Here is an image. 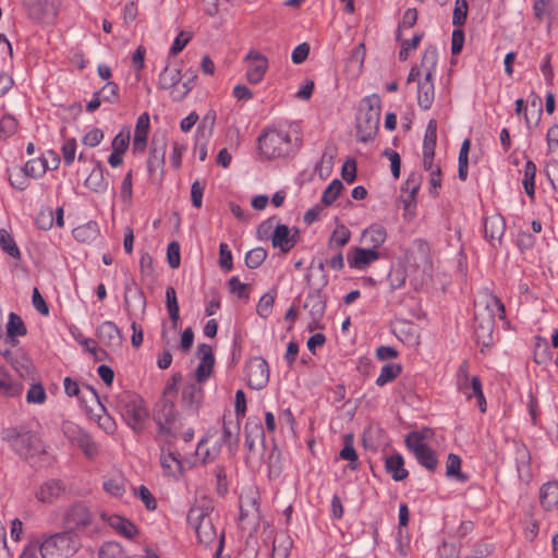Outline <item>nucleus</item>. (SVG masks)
<instances>
[{"mask_svg":"<svg viewBox=\"0 0 558 558\" xmlns=\"http://www.w3.org/2000/svg\"><path fill=\"white\" fill-rule=\"evenodd\" d=\"M1 438L10 449L34 469L43 466L48 457V445L39 428L20 423L2 428Z\"/></svg>","mask_w":558,"mask_h":558,"instance_id":"f257e3e1","label":"nucleus"},{"mask_svg":"<svg viewBox=\"0 0 558 558\" xmlns=\"http://www.w3.org/2000/svg\"><path fill=\"white\" fill-rule=\"evenodd\" d=\"M214 507L209 500H203L202 505H194L187 512V522L195 530L197 539L205 547L217 542L215 558H221L225 547V534L217 533L211 518Z\"/></svg>","mask_w":558,"mask_h":558,"instance_id":"f03ea898","label":"nucleus"},{"mask_svg":"<svg viewBox=\"0 0 558 558\" xmlns=\"http://www.w3.org/2000/svg\"><path fill=\"white\" fill-rule=\"evenodd\" d=\"M111 404L134 433L143 432L148 418V410L142 397L135 392L122 390L113 396Z\"/></svg>","mask_w":558,"mask_h":558,"instance_id":"7ed1b4c3","label":"nucleus"},{"mask_svg":"<svg viewBox=\"0 0 558 558\" xmlns=\"http://www.w3.org/2000/svg\"><path fill=\"white\" fill-rule=\"evenodd\" d=\"M257 141L260 154L267 159L287 158L299 148L288 131L276 128L264 130Z\"/></svg>","mask_w":558,"mask_h":558,"instance_id":"20e7f679","label":"nucleus"},{"mask_svg":"<svg viewBox=\"0 0 558 558\" xmlns=\"http://www.w3.org/2000/svg\"><path fill=\"white\" fill-rule=\"evenodd\" d=\"M379 121L380 97L376 94L364 97L357 116V140L363 143L373 140L378 131Z\"/></svg>","mask_w":558,"mask_h":558,"instance_id":"39448f33","label":"nucleus"},{"mask_svg":"<svg viewBox=\"0 0 558 558\" xmlns=\"http://www.w3.org/2000/svg\"><path fill=\"white\" fill-rule=\"evenodd\" d=\"M433 434L430 428H424L420 432H411L405 437V446L413 452L417 462L430 472H435L438 466L436 452L425 442Z\"/></svg>","mask_w":558,"mask_h":558,"instance_id":"423d86ee","label":"nucleus"},{"mask_svg":"<svg viewBox=\"0 0 558 558\" xmlns=\"http://www.w3.org/2000/svg\"><path fill=\"white\" fill-rule=\"evenodd\" d=\"M154 421L158 426V436L175 438L180 429L178 424L179 413L175 410L174 401L162 397L154 409Z\"/></svg>","mask_w":558,"mask_h":558,"instance_id":"0eeeda50","label":"nucleus"},{"mask_svg":"<svg viewBox=\"0 0 558 558\" xmlns=\"http://www.w3.org/2000/svg\"><path fill=\"white\" fill-rule=\"evenodd\" d=\"M77 550L73 535L66 531L47 537L40 545L43 558H68Z\"/></svg>","mask_w":558,"mask_h":558,"instance_id":"6e6552de","label":"nucleus"},{"mask_svg":"<svg viewBox=\"0 0 558 558\" xmlns=\"http://www.w3.org/2000/svg\"><path fill=\"white\" fill-rule=\"evenodd\" d=\"M489 306L488 304L486 307L477 310L474 314V337L476 343L482 347V352H484L485 348L492 347L494 342L495 315L489 310Z\"/></svg>","mask_w":558,"mask_h":558,"instance_id":"1a4fd4ad","label":"nucleus"},{"mask_svg":"<svg viewBox=\"0 0 558 558\" xmlns=\"http://www.w3.org/2000/svg\"><path fill=\"white\" fill-rule=\"evenodd\" d=\"M62 432L72 445L77 446L88 459L98 454V446L92 436L77 424L66 421L62 424Z\"/></svg>","mask_w":558,"mask_h":558,"instance_id":"9d476101","label":"nucleus"},{"mask_svg":"<svg viewBox=\"0 0 558 558\" xmlns=\"http://www.w3.org/2000/svg\"><path fill=\"white\" fill-rule=\"evenodd\" d=\"M245 377L252 389L260 390L266 387L269 380V367L266 360L262 356L250 359L245 366Z\"/></svg>","mask_w":558,"mask_h":558,"instance_id":"9b49d317","label":"nucleus"},{"mask_svg":"<svg viewBox=\"0 0 558 558\" xmlns=\"http://www.w3.org/2000/svg\"><path fill=\"white\" fill-rule=\"evenodd\" d=\"M92 523V513L87 506L84 504L77 502L70 507V509L65 512L64 515V526L66 532L71 533L74 531H80Z\"/></svg>","mask_w":558,"mask_h":558,"instance_id":"f8f14e48","label":"nucleus"},{"mask_svg":"<svg viewBox=\"0 0 558 558\" xmlns=\"http://www.w3.org/2000/svg\"><path fill=\"white\" fill-rule=\"evenodd\" d=\"M244 62H247V81L251 84L260 83L268 70L267 57L255 49H251L244 57Z\"/></svg>","mask_w":558,"mask_h":558,"instance_id":"ddd939ff","label":"nucleus"},{"mask_svg":"<svg viewBox=\"0 0 558 558\" xmlns=\"http://www.w3.org/2000/svg\"><path fill=\"white\" fill-rule=\"evenodd\" d=\"M239 521L242 522L243 529H251L257 531L260 522L259 505L255 497H245L240 499V514Z\"/></svg>","mask_w":558,"mask_h":558,"instance_id":"4468645a","label":"nucleus"},{"mask_svg":"<svg viewBox=\"0 0 558 558\" xmlns=\"http://www.w3.org/2000/svg\"><path fill=\"white\" fill-rule=\"evenodd\" d=\"M299 239L300 231L298 228L290 229L287 225L279 223L274 230L271 244L274 247H278L282 253L287 254L295 246Z\"/></svg>","mask_w":558,"mask_h":558,"instance_id":"2eb2a0df","label":"nucleus"},{"mask_svg":"<svg viewBox=\"0 0 558 558\" xmlns=\"http://www.w3.org/2000/svg\"><path fill=\"white\" fill-rule=\"evenodd\" d=\"M380 258L379 251L363 248V247H351L347 253V260L351 269L365 270L373 263Z\"/></svg>","mask_w":558,"mask_h":558,"instance_id":"dca6fc26","label":"nucleus"},{"mask_svg":"<svg viewBox=\"0 0 558 558\" xmlns=\"http://www.w3.org/2000/svg\"><path fill=\"white\" fill-rule=\"evenodd\" d=\"M304 307L310 310L312 323L308 325L310 330L320 328L319 322L324 317L326 311V298L319 290L308 292Z\"/></svg>","mask_w":558,"mask_h":558,"instance_id":"f3484780","label":"nucleus"},{"mask_svg":"<svg viewBox=\"0 0 558 558\" xmlns=\"http://www.w3.org/2000/svg\"><path fill=\"white\" fill-rule=\"evenodd\" d=\"M167 149V138L165 135L153 136L149 148V156L147 160V169L151 174L158 169H162L165 166V156Z\"/></svg>","mask_w":558,"mask_h":558,"instance_id":"a211bd4d","label":"nucleus"},{"mask_svg":"<svg viewBox=\"0 0 558 558\" xmlns=\"http://www.w3.org/2000/svg\"><path fill=\"white\" fill-rule=\"evenodd\" d=\"M506 231V221L501 215L495 214L486 217L484 220L485 238L493 247L501 245V240Z\"/></svg>","mask_w":558,"mask_h":558,"instance_id":"6ab92c4d","label":"nucleus"},{"mask_svg":"<svg viewBox=\"0 0 558 558\" xmlns=\"http://www.w3.org/2000/svg\"><path fill=\"white\" fill-rule=\"evenodd\" d=\"M99 341L108 348H120L123 342V336L119 327L110 320L104 322L97 329Z\"/></svg>","mask_w":558,"mask_h":558,"instance_id":"aec40b11","label":"nucleus"},{"mask_svg":"<svg viewBox=\"0 0 558 558\" xmlns=\"http://www.w3.org/2000/svg\"><path fill=\"white\" fill-rule=\"evenodd\" d=\"M204 398V390L197 383H190L182 390V405L196 414Z\"/></svg>","mask_w":558,"mask_h":558,"instance_id":"412c9836","label":"nucleus"},{"mask_svg":"<svg viewBox=\"0 0 558 558\" xmlns=\"http://www.w3.org/2000/svg\"><path fill=\"white\" fill-rule=\"evenodd\" d=\"M150 128V119L147 112H143L136 121L133 137V150L143 153L147 145V136Z\"/></svg>","mask_w":558,"mask_h":558,"instance_id":"4be33fe9","label":"nucleus"},{"mask_svg":"<svg viewBox=\"0 0 558 558\" xmlns=\"http://www.w3.org/2000/svg\"><path fill=\"white\" fill-rule=\"evenodd\" d=\"M435 99L434 76L424 75L417 84V104L421 109L428 110Z\"/></svg>","mask_w":558,"mask_h":558,"instance_id":"5701e85b","label":"nucleus"},{"mask_svg":"<svg viewBox=\"0 0 558 558\" xmlns=\"http://www.w3.org/2000/svg\"><path fill=\"white\" fill-rule=\"evenodd\" d=\"M64 487L59 480H49L43 483L37 489L35 496L44 504H52L63 493Z\"/></svg>","mask_w":558,"mask_h":558,"instance_id":"b1692460","label":"nucleus"},{"mask_svg":"<svg viewBox=\"0 0 558 558\" xmlns=\"http://www.w3.org/2000/svg\"><path fill=\"white\" fill-rule=\"evenodd\" d=\"M167 442L170 445L171 440L167 438ZM160 461L163 471L168 475L175 476L183 472V462L180 458V453L172 451L170 447L167 452L165 449L161 450Z\"/></svg>","mask_w":558,"mask_h":558,"instance_id":"393cba45","label":"nucleus"},{"mask_svg":"<svg viewBox=\"0 0 558 558\" xmlns=\"http://www.w3.org/2000/svg\"><path fill=\"white\" fill-rule=\"evenodd\" d=\"M101 518L126 538H133L137 534V527L130 520L123 517L118 514L108 515L102 513Z\"/></svg>","mask_w":558,"mask_h":558,"instance_id":"a878e982","label":"nucleus"},{"mask_svg":"<svg viewBox=\"0 0 558 558\" xmlns=\"http://www.w3.org/2000/svg\"><path fill=\"white\" fill-rule=\"evenodd\" d=\"M307 283L313 287V290L322 291L328 284V275L325 270L324 262H319L316 265L311 264L306 274Z\"/></svg>","mask_w":558,"mask_h":558,"instance_id":"bb28decb","label":"nucleus"},{"mask_svg":"<svg viewBox=\"0 0 558 558\" xmlns=\"http://www.w3.org/2000/svg\"><path fill=\"white\" fill-rule=\"evenodd\" d=\"M539 500L547 511L558 507V481L547 482L541 487Z\"/></svg>","mask_w":558,"mask_h":558,"instance_id":"cd10ccee","label":"nucleus"},{"mask_svg":"<svg viewBox=\"0 0 558 558\" xmlns=\"http://www.w3.org/2000/svg\"><path fill=\"white\" fill-rule=\"evenodd\" d=\"M386 239V229L379 225H373L362 233V241L367 244L371 250L378 251V248L385 243Z\"/></svg>","mask_w":558,"mask_h":558,"instance_id":"c85d7f7f","label":"nucleus"},{"mask_svg":"<svg viewBox=\"0 0 558 558\" xmlns=\"http://www.w3.org/2000/svg\"><path fill=\"white\" fill-rule=\"evenodd\" d=\"M385 469L397 482L405 480L409 475V472L404 468V460L399 453L386 458Z\"/></svg>","mask_w":558,"mask_h":558,"instance_id":"c756f323","label":"nucleus"},{"mask_svg":"<svg viewBox=\"0 0 558 558\" xmlns=\"http://www.w3.org/2000/svg\"><path fill=\"white\" fill-rule=\"evenodd\" d=\"M23 391V385L12 378L10 373L0 367V395L5 397H16Z\"/></svg>","mask_w":558,"mask_h":558,"instance_id":"7c9ffc66","label":"nucleus"},{"mask_svg":"<svg viewBox=\"0 0 558 558\" xmlns=\"http://www.w3.org/2000/svg\"><path fill=\"white\" fill-rule=\"evenodd\" d=\"M132 307H138L142 315L146 311V298L143 290H134L132 293L124 294V308L130 319L134 316Z\"/></svg>","mask_w":558,"mask_h":558,"instance_id":"2f4dec72","label":"nucleus"},{"mask_svg":"<svg viewBox=\"0 0 558 558\" xmlns=\"http://www.w3.org/2000/svg\"><path fill=\"white\" fill-rule=\"evenodd\" d=\"M166 306L169 314V318L171 320L172 329L177 330L180 320V308L175 290L171 286L167 287L166 289Z\"/></svg>","mask_w":558,"mask_h":558,"instance_id":"473e14b6","label":"nucleus"},{"mask_svg":"<svg viewBox=\"0 0 558 558\" xmlns=\"http://www.w3.org/2000/svg\"><path fill=\"white\" fill-rule=\"evenodd\" d=\"M437 143V121L430 119L427 123L423 140V156H435Z\"/></svg>","mask_w":558,"mask_h":558,"instance_id":"72a5a7b5","label":"nucleus"},{"mask_svg":"<svg viewBox=\"0 0 558 558\" xmlns=\"http://www.w3.org/2000/svg\"><path fill=\"white\" fill-rule=\"evenodd\" d=\"M85 184L88 189L97 193H102L107 191L108 182L104 179V169L99 162L89 173L88 178L85 181Z\"/></svg>","mask_w":558,"mask_h":558,"instance_id":"f704fd0d","label":"nucleus"},{"mask_svg":"<svg viewBox=\"0 0 558 558\" xmlns=\"http://www.w3.org/2000/svg\"><path fill=\"white\" fill-rule=\"evenodd\" d=\"M350 239L351 231L349 228L344 225H338L328 240V247L330 250H340L349 243Z\"/></svg>","mask_w":558,"mask_h":558,"instance_id":"c9c22d12","label":"nucleus"},{"mask_svg":"<svg viewBox=\"0 0 558 558\" xmlns=\"http://www.w3.org/2000/svg\"><path fill=\"white\" fill-rule=\"evenodd\" d=\"M446 475L461 483H465L469 476L461 472V458L456 453H449L446 463Z\"/></svg>","mask_w":558,"mask_h":558,"instance_id":"e433bc0d","label":"nucleus"},{"mask_svg":"<svg viewBox=\"0 0 558 558\" xmlns=\"http://www.w3.org/2000/svg\"><path fill=\"white\" fill-rule=\"evenodd\" d=\"M181 81V72L178 69H170L166 66L163 71L159 75V87L161 89H172L177 90L178 85H180Z\"/></svg>","mask_w":558,"mask_h":558,"instance_id":"4c0bfd02","label":"nucleus"},{"mask_svg":"<svg viewBox=\"0 0 558 558\" xmlns=\"http://www.w3.org/2000/svg\"><path fill=\"white\" fill-rule=\"evenodd\" d=\"M438 62L437 48L428 46L425 48L421 60V69L424 71V75L434 76Z\"/></svg>","mask_w":558,"mask_h":558,"instance_id":"58836bf2","label":"nucleus"},{"mask_svg":"<svg viewBox=\"0 0 558 558\" xmlns=\"http://www.w3.org/2000/svg\"><path fill=\"white\" fill-rule=\"evenodd\" d=\"M0 247L10 257L20 260L22 257L21 251L15 243L12 234L5 229H0Z\"/></svg>","mask_w":558,"mask_h":558,"instance_id":"ea45409f","label":"nucleus"},{"mask_svg":"<svg viewBox=\"0 0 558 558\" xmlns=\"http://www.w3.org/2000/svg\"><path fill=\"white\" fill-rule=\"evenodd\" d=\"M98 235V227L95 222H88L73 229V236L82 243H90Z\"/></svg>","mask_w":558,"mask_h":558,"instance_id":"a19ab883","label":"nucleus"},{"mask_svg":"<svg viewBox=\"0 0 558 558\" xmlns=\"http://www.w3.org/2000/svg\"><path fill=\"white\" fill-rule=\"evenodd\" d=\"M402 372V366L397 363H388L380 369V374L376 379V385L379 387L393 381Z\"/></svg>","mask_w":558,"mask_h":558,"instance_id":"79ce46f5","label":"nucleus"},{"mask_svg":"<svg viewBox=\"0 0 558 558\" xmlns=\"http://www.w3.org/2000/svg\"><path fill=\"white\" fill-rule=\"evenodd\" d=\"M48 169L49 167L46 158H35L28 160L22 168V171H24L29 178L35 179L44 175Z\"/></svg>","mask_w":558,"mask_h":558,"instance_id":"37998d69","label":"nucleus"},{"mask_svg":"<svg viewBox=\"0 0 558 558\" xmlns=\"http://www.w3.org/2000/svg\"><path fill=\"white\" fill-rule=\"evenodd\" d=\"M523 180L522 184L525 190V193L529 196H534L535 193V174H536V165L532 160H527L524 165L523 171Z\"/></svg>","mask_w":558,"mask_h":558,"instance_id":"c03bdc74","label":"nucleus"},{"mask_svg":"<svg viewBox=\"0 0 558 558\" xmlns=\"http://www.w3.org/2000/svg\"><path fill=\"white\" fill-rule=\"evenodd\" d=\"M8 337H23L27 333V328L23 319L15 313H10L9 322L7 324Z\"/></svg>","mask_w":558,"mask_h":558,"instance_id":"a18cd8bd","label":"nucleus"},{"mask_svg":"<svg viewBox=\"0 0 558 558\" xmlns=\"http://www.w3.org/2000/svg\"><path fill=\"white\" fill-rule=\"evenodd\" d=\"M457 386L460 392H462L468 399L472 398L470 392L471 380L469 378V365L468 362H463L457 373Z\"/></svg>","mask_w":558,"mask_h":558,"instance_id":"49530a36","label":"nucleus"},{"mask_svg":"<svg viewBox=\"0 0 558 558\" xmlns=\"http://www.w3.org/2000/svg\"><path fill=\"white\" fill-rule=\"evenodd\" d=\"M409 518H410L409 508L405 504H402L399 508V531H398V534H399L398 550L402 556H405L409 550V541L407 542V544L402 543V529L404 526H407V524L409 522Z\"/></svg>","mask_w":558,"mask_h":558,"instance_id":"de8ad7c7","label":"nucleus"},{"mask_svg":"<svg viewBox=\"0 0 558 558\" xmlns=\"http://www.w3.org/2000/svg\"><path fill=\"white\" fill-rule=\"evenodd\" d=\"M342 190H343L342 182L339 179L332 180L323 193L322 203L325 206L332 205L335 203V201L338 198V196L340 195Z\"/></svg>","mask_w":558,"mask_h":558,"instance_id":"09e8293b","label":"nucleus"},{"mask_svg":"<svg viewBox=\"0 0 558 558\" xmlns=\"http://www.w3.org/2000/svg\"><path fill=\"white\" fill-rule=\"evenodd\" d=\"M267 257V251L264 247H255L245 255V265L250 269L258 268Z\"/></svg>","mask_w":558,"mask_h":558,"instance_id":"8fccbe9b","label":"nucleus"},{"mask_svg":"<svg viewBox=\"0 0 558 558\" xmlns=\"http://www.w3.org/2000/svg\"><path fill=\"white\" fill-rule=\"evenodd\" d=\"M104 489L114 497H121L125 493V481L122 476L111 477L104 482Z\"/></svg>","mask_w":558,"mask_h":558,"instance_id":"3c124183","label":"nucleus"},{"mask_svg":"<svg viewBox=\"0 0 558 558\" xmlns=\"http://www.w3.org/2000/svg\"><path fill=\"white\" fill-rule=\"evenodd\" d=\"M340 458L350 462L349 466L351 470L359 468L357 454L351 442V436L345 437L344 447L340 451Z\"/></svg>","mask_w":558,"mask_h":558,"instance_id":"603ef678","label":"nucleus"},{"mask_svg":"<svg viewBox=\"0 0 558 558\" xmlns=\"http://www.w3.org/2000/svg\"><path fill=\"white\" fill-rule=\"evenodd\" d=\"M470 392L472 397L476 398L480 411L484 413L486 411V400L482 389V381L478 376L471 378Z\"/></svg>","mask_w":558,"mask_h":558,"instance_id":"864d4df0","label":"nucleus"},{"mask_svg":"<svg viewBox=\"0 0 558 558\" xmlns=\"http://www.w3.org/2000/svg\"><path fill=\"white\" fill-rule=\"evenodd\" d=\"M102 101L113 104L119 98V86L117 83L109 81L100 90L96 92Z\"/></svg>","mask_w":558,"mask_h":558,"instance_id":"5fc2aeb1","label":"nucleus"},{"mask_svg":"<svg viewBox=\"0 0 558 558\" xmlns=\"http://www.w3.org/2000/svg\"><path fill=\"white\" fill-rule=\"evenodd\" d=\"M230 293L235 294L239 299H248V284L242 283L239 277L233 276L228 281Z\"/></svg>","mask_w":558,"mask_h":558,"instance_id":"6e6d98bb","label":"nucleus"},{"mask_svg":"<svg viewBox=\"0 0 558 558\" xmlns=\"http://www.w3.org/2000/svg\"><path fill=\"white\" fill-rule=\"evenodd\" d=\"M468 16V2L466 0H456L454 10L452 14V24L454 26H462Z\"/></svg>","mask_w":558,"mask_h":558,"instance_id":"4d7b16f0","label":"nucleus"},{"mask_svg":"<svg viewBox=\"0 0 558 558\" xmlns=\"http://www.w3.org/2000/svg\"><path fill=\"white\" fill-rule=\"evenodd\" d=\"M17 130V121L14 117L7 114L0 120V137L8 138Z\"/></svg>","mask_w":558,"mask_h":558,"instance_id":"13d9d810","label":"nucleus"},{"mask_svg":"<svg viewBox=\"0 0 558 558\" xmlns=\"http://www.w3.org/2000/svg\"><path fill=\"white\" fill-rule=\"evenodd\" d=\"M168 264L172 269H177L181 264L180 244L175 241L170 242L167 248Z\"/></svg>","mask_w":558,"mask_h":558,"instance_id":"bf43d9fd","label":"nucleus"},{"mask_svg":"<svg viewBox=\"0 0 558 558\" xmlns=\"http://www.w3.org/2000/svg\"><path fill=\"white\" fill-rule=\"evenodd\" d=\"M219 266L225 271H230L233 267L232 253L227 243L219 245Z\"/></svg>","mask_w":558,"mask_h":558,"instance_id":"052dcab7","label":"nucleus"},{"mask_svg":"<svg viewBox=\"0 0 558 558\" xmlns=\"http://www.w3.org/2000/svg\"><path fill=\"white\" fill-rule=\"evenodd\" d=\"M207 439L202 438L196 447L195 454L202 461V463H208L216 459L217 451L211 452L206 447Z\"/></svg>","mask_w":558,"mask_h":558,"instance_id":"680f3d73","label":"nucleus"},{"mask_svg":"<svg viewBox=\"0 0 558 558\" xmlns=\"http://www.w3.org/2000/svg\"><path fill=\"white\" fill-rule=\"evenodd\" d=\"M62 157L63 161L66 166H71L75 159V153H76V141L75 138H69L66 140L62 147Z\"/></svg>","mask_w":558,"mask_h":558,"instance_id":"e2e57ef3","label":"nucleus"},{"mask_svg":"<svg viewBox=\"0 0 558 558\" xmlns=\"http://www.w3.org/2000/svg\"><path fill=\"white\" fill-rule=\"evenodd\" d=\"M422 181H423V177L421 173H418V172L410 173V175L408 177V179L405 180V182L402 186V192H410L412 194H417V192L420 191Z\"/></svg>","mask_w":558,"mask_h":558,"instance_id":"0e129e2a","label":"nucleus"},{"mask_svg":"<svg viewBox=\"0 0 558 558\" xmlns=\"http://www.w3.org/2000/svg\"><path fill=\"white\" fill-rule=\"evenodd\" d=\"M274 302H275V299L272 295H270L268 293L264 294L258 301L257 308H256L257 314L263 318H267L271 313Z\"/></svg>","mask_w":558,"mask_h":558,"instance_id":"69168bd1","label":"nucleus"},{"mask_svg":"<svg viewBox=\"0 0 558 558\" xmlns=\"http://www.w3.org/2000/svg\"><path fill=\"white\" fill-rule=\"evenodd\" d=\"M129 144H130V133L129 132H126V133L120 132L112 140V143H111L112 151L124 154L126 151V149L129 148Z\"/></svg>","mask_w":558,"mask_h":558,"instance_id":"338daca9","label":"nucleus"},{"mask_svg":"<svg viewBox=\"0 0 558 558\" xmlns=\"http://www.w3.org/2000/svg\"><path fill=\"white\" fill-rule=\"evenodd\" d=\"M26 400L29 403H44L46 400V391L40 384L33 385L27 391Z\"/></svg>","mask_w":558,"mask_h":558,"instance_id":"774afa93","label":"nucleus"}]
</instances>
